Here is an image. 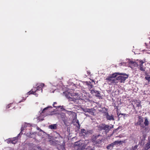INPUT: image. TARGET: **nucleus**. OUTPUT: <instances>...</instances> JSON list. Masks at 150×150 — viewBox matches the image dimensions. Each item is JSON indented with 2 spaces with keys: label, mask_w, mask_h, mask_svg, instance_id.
Wrapping results in <instances>:
<instances>
[{
  "label": "nucleus",
  "mask_w": 150,
  "mask_h": 150,
  "mask_svg": "<svg viewBox=\"0 0 150 150\" xmlns=\"http://www.w3.org/2000/svg\"><path fill=\"white\" fill-rule=\"evenodd\" d=\"M65 96L68 99L69 101L72 104L74 103L77 104L79 103V100L81 99L82 93L79 91L74 92L72 93L65 92Z\"/></svg>",
  "instance_id": "nucleus-1"
},
{
  "label": "nucleus",
  "mask_w": 150,
  "mask_h": 150,
  "mask_svg": "<svg viewBox=\"0 0 150 150\" xmlns=\"http://www.w3.org/2000/svg\"><path fill=\"white\" fill-rule=\"evenodd\" d=\"M44 86L45 84L44 83H41L37 87L36 89H35V88L31 89L30 91L28 92L26 94V95H27L26 97H28L29 95L30 94H34L36 96H38V93H39L38 91H39L42 93V89Z\"/></svg>",
  "instance_id": "nucleus-2"
},
{
  "label": "nucleus",
  "mask_w": 150,
  "mask_h": 150,
  "mask_svg": "<svg viewBox=\"0 0 150 150\" xmlns=\"http://www.w3.org/2000/svg\"><path fill=\"white\" fill-rule=\"evenodd\" d=\"M112 127H110L108 125H106L105 124H100L98 126V129L99 131H102L103 130L105 131V132L107 133L110 130V129L112 128Z\"/></svg>",
  "instance_id": "nucleus-3"
},
{
  "label": "nucleus",
  "mask_w": 150,
  "mask_h": 150,
  "mask_svg": "<svg viewBox=\"0 0 150 150\" xmlns=\"http://www.w3.org/2000/svg\"><path fill=\"white\" fill-rule=\"evenodd\" d=\"M102 139V136L100 134L93 135L92 138V141L96 142L97 144L101 143Z\"/></svg>",
  "instance_id": "nucleus-4"
},
{
  "label": "nucleus",
  "mask_w": 150,
  "mask_h": 150,
  "mask_svg": "<svg viewBox=\"0 0 150 150\" xmlns=\"http://www.w3.org/2000/svg\"><path fill=\"white\" fill-rule=\"evenodd\" d=\"M119 75H122L119 76L116 78L117 81H119L121 83H124L125 80L128 77V75L125 73H120Z\"/></svg>",
  "instance_id": "nucleus-5"
},
{
  "label": "nucleus",
  "mask_w": 150,
  "mask_h": 150,
  "mask_svg": "<svg viewBox=\"0 0 150 150\" xmlns=\"http://www.w3.org/2000/svg\"><path fill=\"white\" fill-rule=\"evenodd\" d=\"M107 81L108 83L110 85H112L113 83H118L116 79L112 77L108 76L105 79Z\"/></svg>",
  "instance_id": "nucleus-6"
},
{
  "label": "nucleus",
  "mask_w": 150,
  "mask_h": 150,
  "mask_svg": "<svg viewBox=\"0 0 150 150\" xmlns=\"http://www.w3.org/2000/svg\"><path fill=\"white\" fill-rule=\"evenodd\" d=\"M81 133L83 136H85L88 135L89 134H91L92 131L91 130H86L84 129H81L80 130Z\"/></svg>",
  "instance_id": "nucleus-7"
},
{
  "label": "nucleus",
  "mask_w": 150,
  "mask_h": 150,
  "mask_svg": "<svg viewBox=\"0 0 150 150\" xmlns=\"http://www.w3.org/2000/svg\"><path fill=\"white\" fill-rule=\"evenodd\" d=\"M120 142L119 141H115L108 145L107 148L108 149H111L115 145H117Z\"/></svg>",
  "instance_id": "nucleus-8"
},
{
  "label": "nucleus",
  "mask_w": 150,
  "mask_h": 150,
  "mask_svg": "<svg viewBox=\"0 0 150 150\" xmlns=\"http://www.w3.org/2000/svg\"><path fill=\"white\" fill-rule=\"evenodd\" d=\"M105 116L107 120H114L115 119L112 115H110L108 112H105Z\"/></svg>",
  "instance_id": "nucleus-9"
},
{
  "label": "nucleus",
  "mask_w": 150,
  "mask_h": 150,
  "mask_svg": "<svg viewBox=\"0 0 150 150\" xmlns=\"http://www.w3.org/2000/svg\"><path fill=\"white\" fill-rule=\"evenodd\" d=\"M150 148V137H148L147 143L144 146L143 150H147Z\"/></svg>",
  "instance_id": "nucleus-10"
},
{
  "label": "nucleus",
  "mask_w": 150,
  "mask_h": 150,
  "mask_svg": "<svg viewBox=\"0 0 150 150\" xmlns=\"http://www.w3.org/2000/svg\"><path fill=\"white\" fill-rule=\"evenodd\" d=\"M20 134V133L18 134L16 137L12 138L11 144H15L18 142V138Z\"/></svg>",
  "instance_id": "nucleus-11"
},
{
  "label": "nucleus",
  "mask_w": 150,
  "mask_h": 150,
  "mask_svg": "<svg viewBox=\"0 0 150 150\" xmlns=\"http://www.w3.org/2000/svg\"><path fill=\"white\" fill-rule=\"evenodd\" d=\"M139 121L137 123L135 124V125H141V123L143 122L144 121L143 117H142L141 116H139L138 117Z\"/></svg>",
  "instance_id": "nucleus-12"
},
{
  "label": "nucleus",
  "mask_w": 150,
  "mask_h": 150,
  "mask_svg": "<svg viewBox=\"0 0 150 150\" xmlns=\"http://www.w3.org/2000/svg\"><path fill=\"white\" fill-rule=\"evenodd\" d=\"M129 63L131 66V67H138V64L137 62L132 61H130Z\"/></svg>",
  "instance_id": "nucleus-13"
},
{
  "label": "nucleus",
  "mask_w": 150,
  "mask_h": 150,
  "mask_svg": "<svg viewBox=\"0 0 150 150\" xmlns=\"http://www.w3.org/2000/svg\"><path fill=\"white\" fill-rule=\"evenodd\" d=\"M146 137V135L143 134L142 136L143 139L141 141V142H139V144H140L141 145H143L144 144V141L145 140Z\"/></svg>",
  "instance_id": "nucleus-14"
},
{
  "label": "nucleus",
  "mask_w": 150,
  "mask_h": 150,
  "mask_svg": "<svg viewBox=\"0 0 150 150\" xmlns=\"http://www.w3.org/2000/svg\"><path fill=\"white\" fill-rule=\"evenodd\" d=\"M96 112V110L93 108H91V109H89L88 112L89 113L92 115H94V113Z\"/></svg>",
  "instance_id": "nucleus-15"
},
{
  "label": "nucleus",
  "mask_w": 150,
  "mask_h": 150,
  "mask_svg": "<svg viewBox=\"0 0 150 150\" xmlns=\"http://www.w3.org/2000/svg\"><path fill=\"white\" fill-rule=\"evenodd\" d=\"M143 64L142 63L140 62L139 64V69L142 71H144L145 70V68L144 67L143 65Z\"/></svg>",
  "instance_id": "nucleus-16"
},
{
  "label": "nucleus",
  "mask_w": 150,
  "mask_h": 150,
  "mask_svg": "<svg viewBox=\"0 0 150 150\" xmlns=\"http://www.w3.org/2000/svg\"><path fill=\"white\" fill-rule=\"evenodd\" d=\"M134 104L136 105V107L139 108L140 107L141 108H142V106L140 104V102L137 101V100H136L135 101H134Z\"/></svg>",
  "instance_id": "nucleus-17"
},
{
  "label": "nucleus",
  "mask_w": 150,
  "mask_h": 150,
  "mask_svg": "<svg viewBox=\"0 0 150 150\" xmlns=\"http://www.w3.org/2000/svg\"><path fill=\"white\" fill-rule=\"evenodd\" d=\"M82 145V143H81L80 142V141H78L76 142L75 143V144L74 145V146H78L79 147L78 148V149L79 147H80Z\"/></svg>",
  "instance_id": "nucleus-18"
},
{
  "label": "nucleus",
  "mask_w": 150,
  "mask_h": 150,
  "mask_svg": "<svg viewBox=\"0 0 150 150\" xmlns=\"http://www.w3.org/2000/svg\"><path fill=\"white\" fill-rule=\"evenodd\" d=\"M57 125L56 124H54L52 125H51L49 126V128L51 129H56L57 128Z\"/></svg>",
  "instance_id": "nucleus-19"
},
{
  "label": "nucleus",
  "mask_w": 150,
  "mask_h": 150,
  "mask_svg": "<svg viewBox=\"0 0 150 150\" xmlns=\"http://www.w3.org/2000/svg\"><path fill=\"white\" fill-rule=\"evenodd\" d=\"M86 85L88 86L89 88L91 89L92 88L93 86L92 84H91V82L86 81Z\"/></svg>",
  "instance_id": "nucleus-20"
},
{
  "label": "nucleus",
  "mask_w": 150,
  "mask_h": 150,
  "mask_svg": "<svg viewBox=\"0 0 150 150\" xmlns=\"http://www.w3.org/2000/svg\"><path fill=\"white\" fill-rule=\"evenodd\" d=\"M120 74V73L116 72L112 74L110 76L112 77L113 78H115L117 76Z\"/></svg>",
  "instance_id": "nucleus-21"
},
{
  "label": "nucleus",
  "mask_w": 150,
  "mask_h": 150,
  "mask_svg": "<svg viewBox=\"0 0 150 150\" xmlns=\"http://www.w3.org/2000/svg\"><path fill=\"white\" fill-rule=\"evenodd\" d=\"M144 124L146 126H148L149 125V122L147 117L144 118Z\"/></svg>",
  "instance_id": "nucleus-22"
},
{
  "label": "nucleus",
  "mask_w": 150,
  "mask_h": 150,
  "mask_svg": "<svg viewBox=\"0 0 150 150\" xmlns=\"http://www.w3.org/2000/svg\"><path fill=\"white\" fill-rule=\"evenodd\" d=\"M52 108V106H49V107H47L46 108H44L43 110L41 112V114H42V113H44L45 112V111L46 110H47L48 109V108Z\"/></svg>",
  "instance_id": "nucleus-23"
},
{
  "label": "nucleus",
  "mask_w": 150,
  "mask_h": 150,
  "mask_svg": "<svg viewBox=\"0 0 150 150\" xmlns=\"http://www.w3.org/2000/svg\"><path fill=\"white\" fill-rule=\"evenodd\" d=\"M6 142L8 144H10L11 143V142H12V138H9L7 139H6Z\"/></svg>",
  "instance_id": "nucleus-24"
},
{
  "label": "nucleus",
  "mask_w": 150,
  "mask_h": 150,
  "mask_svg": "<svg viewBox=\"0 0 150 150\" xmlns=\"http://www.w3.org/2000/svg\"><path fill=\"white\" fill-rule=\"evenodd\" d=\"M96 97H100L101 96L100 94V93L99 92V91H96Z\"/></svg>",
  "instance_id": "nucleus-25"
},
{
  "label": "nucleus",
  "mask_w": 150,
  "mask_h": 150,
  "mask_svg": "<svg viewBox=\"0 0 150 150\" xmlns=\"http://www.w3.org/2000/svg\"><path fill=\"white\" fill-rule=\"evenodd\" d=\"M82 109L83 111L85 112H88L89 108H83Z\"/></svg>",
  "instance_id": "nucleus-26"
},
{
  "label": "nucleus",
  "mask_w": 150,
  "mask_h": 150,
  "mask_svg": "<svg viewBox=\"0 0 150 150\" xmlns=\"http://www.w3.org/2000/svg\"><path fill=\"white\" fill-rule=\"evenodd\" d=\"M138 146V145H136L134 147H132L131 150H136Z\"/></svg>",
  "instance_id": "nucleus-27"
},
{
  "label": "nucleus",
  "mask_w": 150,
  "mask_h": 150,
  "mask_svg": "<svg viewBox=\"0 0 150 150\" xmlns=\"http://www.w3.org/2000/svg\"><path fill=\"white\" fill-rule=\"evenodd\" d=\"M60 148L58 149L59 150H65V147L62 145H60Z\"/></svg>",
  "instance_id": "nucleus-28"
},
{
  "label": "nucleus",
  "mask_w": 150,
  "mask_h": 150,
  "mask_svg": "<svg viewBox=\"0 0 150 150\" xmlns=\"http://www.w3.org/2000/svg\"><path fill=\"white\" fill-rule=\"evenodd\" d=\"M120 115H123L124 116H125L126 115V114L125 113H119L118 112H117V115L118 117L120 116Z\"/></svg>",
  "instance_id": "nucleus-29"
},
{
  "label": "nucleus",
  "mask_w": 150,
  "mask_h": 150,
  "mask_svg": "<svg viewBox=\"0 0 150 150\" xmlns=\"http://www.w3.org/2000/svg\"><path fill=\"white\" fill-rule=\"evenodd\" d=\"M57 104V103L56 102H54L53 103V106L54 107V108H59V107H60V106H55V105L56 104Z\"/></svg>",
  "instance_id": "nucleus-30"
},
{
  "label": "nucleus",
  "mask_w": 150,
  "mask_h": 150,
  "mask_svg": "<svg viewBox=\"0 0 150 150\" xmlns=\"http://www.w3.org/2000/svg\"><path fill=\"white\" fill-rule=\"evenodd\" d=\"M86 150H94V149L92 148L91 147L88 146L86 148Z\"/></svg>",
  "instance_id": "nucleus-31"
},
{
  "label": "nucleus",
  "mask_w": 150,
  "mask_h": 150,
  "mask_svg": "<svg viewBox=\"0 0 150 150\" xmlns=\"http://www.w3.org/2000/svg\"><path fill=\"white\" fill-rule=\"evenodd\" d=\"M145 79L147 80L148 82L150 81V77H145Z\"/></svg>",
  "instance_id": "nucleus-32"
},
{
  "label": "nucleus",
  "mask_w": 150,
  "mask_h": 150,
  "mask_svg": "<svg viewBox=\"0 0 150 150\" xmlns=\"http://www.w3.org/2000/svg\"><path fill=\"white\" fill-rule=\"evenodd\" d=\"M145 59H144L143 60H140L139 62H141L143 64L145 62Z\"/></svg>",
  "instance_id": "nucleus-33"
},
{
  "label": "nucleus",
  "mask_w": 150,
  "mask_h": 150,
  "mask_svg": "<svg viewBox=\"0 0 150 150\" xmlns=\"http://www.w3.org/2000/svg\"><path fill=\"white\" fill-rule=\"evenodd\" d=\"M94 90L92 89L90 90V93L92 94H94Z\"/></svg>",
  "instance_id": "nucleus-34"
},
{
  "label": "nucleus",
  "mask_w": 150,
  "mask_h": 150,
  "mask_svg": "<svg viewBox=\"0 0 150 150\" xmlns=\"http://www.w3.org/2000/svg\"><path fill=\"white\" fill-rule=\"evenodd\" d=\"M75 121L76 123H77L78 125L80 126V124L79 120H76Z\"/></svg>",
  "instance_id": "nucleus-35"
},
{
  "label": "nucleus",
  "mask_w": 150,
  "mask_h": 150,
  "mask_svg": "<svg viewBox=\"0 0 150 150\" xmlns=\"http://www.w3.org/2000/svg\"><path fill=\"white\" fill-rule=\"evenodd\" d=\"M91 83H92L93 82H94V83H95V81H94V80H91Z\"/></svg>",
  "instance_id": "nucleus-36"
},
{
  "label": "nucleus",
  "mask_w": 150,
  "mask_h": 150,
  "mask_svg": "<svg viewBox=\"0 0 150 150\" xmlns=\"http://www.w3.org/2000/svg\"><path fill=\"white\" fill-rule=\"evenodd\" d=\"M96 91V90H94V94H96V91Z\"/></svg>",
  "instance_id": "nucleus-37"
},
{
  "label": "nucleus",
  "mask_w": 150,
  "mask_h": 150,
  "mask_svg": "<svg viewBox=\"0 0 150 150\" xmlns=\"http://www.w3.org/2000/svg\"><path fill=\"white\" fill-rule=\"evenodd\" d=\"M133 108L134 109H135V106H134V105H133Z\"/></svg>",
  "instance_id": "nucleus-38"
},
{
  "label": "nucleus",
  "mask_w": 150,
  "mask_h": 150,
  "mask_svg": "<svg viewBox=\"0 0 150 150\" xmlns=\"http://www.w3.org/2000/svg\"><path fill=\"white\" fill-rule=\"evenodd\" d=\"M10 108V107L9 106V105H8V106H7V108Z\"/></svg>",
  "instance_id": "nucleus-39"
},
{
  "label": "nucleus",
  "mask_w": 150,
  "mask_h": 150,
  "mask_svg": "<svg viewBox=\"0 0 150 150\" xmlns=\"http://www.w3.org/2000/svg\"><path fill=\"white\" fill-rule=\"evenodd\" d=\"M145 44H146V46H147V45H146V43H145Z\"/></svg>",
  "instance_id": "nucleus-40"
}]
</instances>
